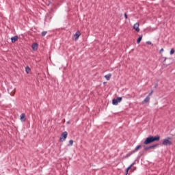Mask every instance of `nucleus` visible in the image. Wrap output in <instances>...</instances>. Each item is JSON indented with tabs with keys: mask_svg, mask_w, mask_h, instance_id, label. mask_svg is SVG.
<instances>
[{
	"mask_svg": "<svg viewBox=\"0 0 175 175\" xmlns=\"http://www.w3.org/2000/svg\"><path fill=\"white\" fill-rule=\"evenodd\" d=\"M150 102V97L148 96L144 98V100L142 101V103H148Z\"/></svg>",
	"mask_w": 175,
	"mask_h": 175,
	"instance_id": "nucleus-10",
	"label": "nucleus"
},
{
	"mask_svg": "<svg viewBox=\"0 0 175 175\" xmlns=\"http://www.w3.org/2000/svg\"><path fill=\"white\" fill-rule=\"evenodd\" d=\"M139 26H140V24L139 23H136L135 24H134L133 27V29H135L136 32H140V28H139Z\"/></svg>",
	"mask_w": 175,
	"mask_h": 175,
	"instance_id": "nucleus-6",
	"label": "nucleus"
},
{
	"mask_svg": "<svg viewBox=\"0 0 175 175\" xmlns=\"http://www.w3.org/2000/svg\"><path fill=\"white\" fill-rule=\"evenodd\" d=\"M152 142L154 143V142H159L161 139V137L159 135L152 136L151 135Z\"/></svg>",
	"mask_w": 175,
	"mask_h": 175,
	"instance_id": "nucleus-5",
	"label": "nucleus"
},
{
	"mask_svg": "<svg viewBox=\"0 0 175 175\" xmlns=\"http://www.w3.org/2000/svg\"><path fill=\"white\" fill-rule=\"evenodd\" d=\"M132 154H133V151L131 152L130 153L127 154L126 155L125 158H129V157H130L131 155H132Z\"/></svg>",
	"mask_w": 175,
	"mask_h": 175,
	"instance_id": "nucleus-20",
	"label": "nucleus"
},
{
	"mask_svg": "<svg viewBox=\"0 0 175 175\" xmlns=\"http://www.w3.org/2000/svg\"><path fill=\"white\" fill-rule=\"evenodd\" d=\"M42 36H46V35H47V31H44L41 33Z\"/></svg>",
	"mask_w": 175,
	"mask_h": 175,
	"instance_id": "nucleus-19",
	"label": "nucleus"
},
{
	"mask_svg": "<svg viewBox=\"0 0 175 175\" xmlns=\"http://www.w3.org/2000/svg\"><path fill=\"white\" fill-rule=\"evenodd\" d=\"M162 51H163V49H161L160 50V53H162Z\"/></svg>",
	"mask_w": 175,
	"mask_h": 175,
	"instance_id": "nucleus-27",
	"label": "nucleus"
},
{
	"mask_svg": "<svg viewBox=\"0 0 175 175\" xmlns=\"http://www.w3.org/2000/svg\"><path fill=\"white\" fill-rule=\"evenodd\" d=\"M105 79H106V80L109 81L110 80V78L111 77V74H107L106 75H105Z\"/></svg>",
	"mask_w": 175,
	"mask_h": 175,
	"instance_id": "nucleus-13",
	"label": "nucleus"
},
{
	"mask_svg": "<svg viewBox=\"0 0 175 175\" xmlns=\"http://www.w3.org/2000/svg\"><path fill=\"white\" fill-rule=\"evenodd\" d=\"M38 43L36 42L32 44L31 49L33 50V51H36V50H38Z\"/></svg>",
	"mask_w": 175,
	"mask_h": 175,
	"instance_id": "nucleus-8",
	"label": "nucleus"
},
{
	"mask_svg": "<svg viewBox=\"0 0 175 175\" xmlns=\"http://www.w3.org/2000/svg\"><path fill=\"white\" fill-rule=\"evenodd\" d=\"M66 137H68V132L64 131L60 136L59 142H65V140H66Z\"/></svg>",
	"mask_w": 175,
	"mask_h": 175,
	"instance_id": "nucleus-2",
	"label": "nucleus"
},
{
	"mask_svg": "<svg viewBox=\"0 0 175 175\" xmlns=\"http://www.w3.org/2000/svg\"><path fill=\"white\" fill-rule=\"evenodd\" d=\"M133 165H135V163H133L131 165H130L126 169V170H127V172H129V170H131V169H132V167L133 166Z\"/></svg>",
	"mask_w": 175,
	"mask_h": 175,
	"instance_id": "nucleus-16",
	"label": "nucleus"
},
{
	"mask_svg": "<svg viewBox=\"0 0 175 175\" xmlns=\"http://www.w3.org/2000/svg\"><path fill=\"white\" fill-rule=\"evenodd\" d=\"M154 93V90H151L150 92L148 94V96H151V95H152V94Z\"/></svg>",
	"mask_w": 175,
	"mask_h": 175,
	"instance_id": "nucleus-23",
	"label": "nucleus"
},
{
	"mask_svg": "<svg viewBox=\"0 0 175 175\" xmlns=\"http://www.w3.org/2000/svg\"><path fill=\"white\" fill-rule=\"evenodd\" d=\"M25 72H26V73H29V72H31V68H29V66H27L26 68H25Z\"/></svg>",
	"mask_w": 175,
	"mask_h": 175,
	"instance_id": "nucleus-17",
	"label": "nucleus"
},
{
	"mask_svg": "<svg viewBox=\"0 0 175 175\" xmlns=\"http://www.w3.org/2000/svg\"><path fill=\"white\" fill-rule=\"evenodd\" d=\"M157 147H159V144H156L150 146V148H155Z\"/></svg>",
	"mask_w": 175,
	"mask_h": 175,
	"instance_id": "nucleus-15",
	"label": "nucleus"
},
{
	"mask_svg": "<svg viewBox=\"0 0 175 175\" xmlns=\"http://www.w3.org/2000/svg\"><path fill=\"white\" fill-rule=\"evenodd\" d=\"M129 171H128L127 170H126V172H125V175H128V172H129Z\"/></svg>",
	"mask_w": 175,
	"mask_h": 175,
	"instance_id": "nucleus-26",
	"label": "nucleus"
},
{
	"mask_svg": "<svg viewBox=\"0 0 175 175\" xmlns=\"http://www.w3.org/2000/svg\"><path fill=\"white\" fill-rule=\"evenodd\" d=\"M145 151H147V150H151V148L150 146H146L144 147Z\"/></svg>",
	"mask_w": 175,
	"mask_h": 175,
	"instance_id": "nucleus-22",
	"label": "nucleus"
},
{
	"mask_svg": "<svg viewBox=\"0 0 175 175\" xmlns=\"http://www.w3.org/2000/svg\"><path fill=\"white\" fill-rule=\"evenodd\" d=\"M81 36V33H80V31H77L75 34L74 35V38H75V40H77Z\"/></svg>",
	"mask_w": 175,
	"mask_h": 175,
	"instance_id": "nucleus-7",
	"label": "nucleus"
},
{
	"mask_svg": "<svg viewBox=\"0 0 175 175\" xmlns=\"http://www.w3.org/2000/svg\"><path fill=\"white\" fill-rule=\"evenodd\" d=\"M151 143H152V139L151 138V135H150L145 139L144 144L147 146L148 144H151Z\"/></svg>",
	"mask_w": 175,
	"mask_h": 175,
	"instance_id": "nucleus-4",
	"label": "nucleus"
},
{
	"mask_svg": "<svg viewBox=\"0 0 175 175\" xmlns=\"http://www.w3.org/2000/svg\"><path fill=\"white\" fill-rule=\"evenodd\" d=\"M173 138L172 137H165L162 142V146H172L173 145V142H172V139Z\"/></svg>",
	"mask_w": 175,
	"mask_h": 175,
	"instance_id": "nucleus-1",
	"label": "nucleus"
},
{
	"mask_svg": "<svg viewBox=\"0 0 175 175\" xmlns=\"http://www.w3.org/2000/svg\"><path fill=\"white\" fill-rule=\"evenodd\" d=\"M20 117H21V120H22V121L25 122V120H26L25 113H22Z\"/></svg>",
	"mask_w": 175,
	"mask_h": 175,
	"instance_id": "nucleus-14",
	"label": "nucleus"
},
{
	"mask_svg": "<svg viewBox=\"0 0 175 175\" xmlns=\"http://www.w3.org/2000/svg\"><path fill=\"white\" fill-rule=\"evenodd\" d=\"M124 18H126V20H128V15L126 14V13H124Z\"/></svg>",
	"mask_w": 175,
	"mask_h": 175,
	"instance_id": "nucleus-24",
	"label": "nucleus"
},
{
	"mask_svg": "<svg viewBox=\"0 0 175 175\" xmlns=\"http://www.w3.org/2000/svg\"><path fill=\"white\" fill-rule=\"evenodd\" d=\"M139 148H142V145L137 146L134 150H133V153L135 154V152L138 151Z\"/></svg>",
	"mask_w": 175,
	"mask_h": 175,
	"instance_id": "nucleus-11",
	"label": "nucleus"
},
{
	"mask_svg": "<svg viewBox=\"0 0 175 175\" xmlns=\"http://www.w3.org/2000/svg\"><path fill=\"white\" fill-rule=\"evenodd\" d=\"M122 100V97H118L116 98H114L112 100V105H114L115 106H117L120 102Z\"/></svg>",
	"mask_w": 175,
	"mask_h": 175,
	"instance_id": "nucleus-3",
	"label": "nucleus"
},
{
	"mask_svg": "<svg viewBox=\"0 0 175 175\" xmlns=\"http://www.w3.org/2000/svg\"><path fill=\"white\" fill-rule=\"evenodd\" d=\"M16 40H18V36H15L11 38L12 43H16Z\"/></svg>",
	"mask_w": 175,
	"mask_h": 175,
	"instance_id": "nucleus-9",
	"label": "nucleus"
},
{
	"mask_svg": "<svg viewBox=\"0 0 175 175\" xmlns=\"http://www.w3.org/2000/svg\"><path fill=\"white\" fill-rule=\"evenodd\" d=\"M174 53V49H172L171 50H170V55H173V53Z\"/></svg>",
	"mask_w": 175,
	"mask_h": 175,
	"instance_id": "nucleus-21",
	"label": "nucleus"
},
{
	"mask_svg": "<svg viewBox=\"0 0 175 175\" xmlns=\"http://www.w3.org/2000/svg\"><path fill=\"white\" fill-rule=\"evenodd\" d=\"M142 39H143V35H141L139 36V38L137 40V44H139V43H140V42H142Z\"/></svg>",
	"mask_w": 175,
	"mask_h": 175,
	"instance_id": "nucleus-12",
	"label": "nucleus"
},
{
	"mask_svg": "<svg viewBox=\"0 0 175 175\" xmlns=\"http://www.w3.org/2000/svg\"><path fill=\"white\" fill-rule=\"evenodd\" d=\"M146 44H151V42L148 41V42H146Z\"/></svg>",
	"mask_w": 175,
	"mask_h": 175,
	"instance_id": "nucleus-25",
	"label": "nucleus"
},
{
	"mask_svg": "<svg viewBox=\"0 0 175 175\" xmlns=\"http://www.w3.org/2000/svg\"><path fill=\"white\" fill-rule=\"evenodd\" d=\"M68 146V147H70V146H73V140H70Z\"/></svg>",
	"mask_w": 175,
	"mask_h": 175,
	"instance_id": "nucleus-18",
	"label": "nucleus"
}]
</instances>
